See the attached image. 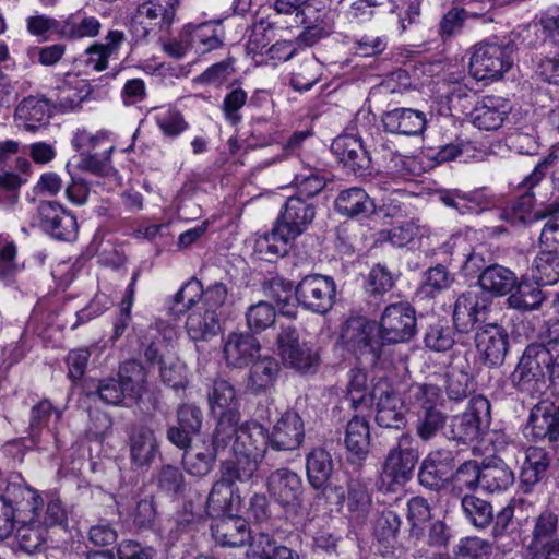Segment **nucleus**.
Returning a JSON list of instances; mask_svg holds the SVG:
<instances>
[{
	"label": "nucleus",
	"mask_w": 559,
	"mask_h": 559,
	"mask_svg": "<svg viewBox=\"0 0 559 559\" xmlns=\"http://www.w3.org/2000/svg\"><path fill=\"white\" fill-rule=\"evenodd\" d=\"M372 507L371 495L367 486L358 480L348 483L347 508L352 519L364 521Z\"/></svg>",
	"instance_id": "nucleus-51"
},
{
	"label": "nucleus",
	"mask_w": 559,
	"mask_h": 559,
	"mask_svg": "<svg viewBox=\"0 0 559 559\" xmlns=\"http://www.w3.org/2000/svg\"><path fill=\"white\" fill-rule=\"evenodd\" d=\"M40 503V495L27 486L20 474L11 475L0 493V540L12 534L15 521L23 513L36 514Z\"/></svg>",
	"instance_id": "nucleus-5"
},
{
	"label": "nucleus",
	"mask_w": 559,
	"mask_h": 559,
	"mask_svg": "<svg viewBox=\"0 0 559 559\" xmlns=\"http://www.w3.org/2000/svg\"><path fill=\"white\" fill-rule=\"evenodd\" d=\"M269 432L258 421H246L238 428L237 439L234 440L233 453H250L263 456L269 465L272 463V453L267 441Z\"/></svg>",
	"instance_id": "nucleus-21"
},
{
	"label": "nucleus",
	"mask_w": 559,
	"mask_h": 559,
	"mask_svg": "<svg viewBox=\"0 0 559 559\" xmlns=\"http://www.w3.org/2000/svg\"><path fill=\"white\" fill-rule=\"evenodd\" d=\"M424 229L415 221H407L390 229L381 230L378 235V241H386L394 247H404L415 237L423 236Z\"/></svg>",
	"instance_id": "nucleus-58"
},
{
	"label": "nucleus",
	"mask_w": 559,
	"mask_h": 559,
	"mask_svg": "<svg viewBox=\"0 0 559 559\" xmlns=\"http://www.w3.org/2000/svg\"><path fill=\"white\" fill-rule=\"evenodd\" d=\"M405 400L411 406L418 407V413L439 411L437 405L441 400V390L435 384L414 383L406 391Z\"/></svg>",
	"instance_id": "nucleus-49"
},
{
	"label": "nucleus",
	"mask_w": 559,
	"mask_h": 559,
	"mask_svg": "<svg viewBox=\"0 0 559 559\" xmlns=\"http://www.w3.org/2000/svg\"><path fill=\"white\" fill-rule=\"evenodd\" d=\"M455 333L452 326L438 321L430 324L425 333V346L436 353L450 350L455 344Z\"/></svg>",
	"instance_id": "nucleus-56"
},
{
	"label": "nucleus",
	"mask_w": 559,
	"mask_h": 559,
	"mask_svg": "<svg viewBox=\"0 0 559 559\" xmlns=\"http://www.w3.org/2000/svg\"><path fill=\"white\" fill-rule=\"evenodd\" d=\"M140 275L141 270L136 269L132 274L131 281L126 289V295L121 300L119 316L114 323L112 335L109 338L112 344L116 343L124 334L131 322V308L135 294V283Z\"/></svg>",
	"instance_id": "nucleus-55"
},
{
	"label": "nucleus",
	"mask_w": 559,
	"mask_h": 559,
	"mask_svg": "<svg viewBox=\"0 0 559 559\" xmlns=\"http://www.w3.org/2000/svg\"><path fill=\"white\" fill-rule=\"evenodd\" d=\"M275 308L267 301H259L251 305L246 311V322L249 332L252 334L261 333L275 322Z\"/></svg>",
	"instance_id": "nucleus-57"
},
{
	"label": "nucleus",
	"mask_w": 559,
	"mask_h": 559,
	"mask_svg": "<svg viewBox=\"0 0 559 559\" xmlns=\"http://www.w3.org/2000/svg\"><path fill=\"white\" fill-rule=\"evenodd\" d=\"M534 278L540 285H554L559 281V253L543 250L534 260Z\"/></svg>",
	"instance_id": "nucleus-53"
},
{
	"label": "nucleus",
	"mask_w": 559,
	"mask_h": 559,
	"mask_svg": "<svg viewBox=\"0 0 559 559\" xmlns=\"http://www.w3.org/2000/svg\"><path fill=\"white\" fill-rule=\"evenodd\" d=\"M178 7L179 0H146L138 7L132 21L142 26L144 37L151 32L167 33Z\"/></svg>",
	"instance_id": "nucleus-14"
},
{
	"label": "nucleus",
	"mask_w": 559,
	"mask_h": 559,
	"mask_svg": "<svg viewBox=\"0 0 559 559\" xmlns=\"http://www.w3.org/2000/svg\"><path fill=\"white\" fill-rule=\"evenodd\" d=\"M345 447L348 452V459L352 462L365 460L369 453L370 430L369 424L365 418L355 416L346 426Z\"/></svg>",
	"instance_id": "nucleus-33"
},
{
	"label": "nucleus",
	"mask_w": 559,
	"mask_h": 559,
	"mask_svg": "<svg viewBox=\"0 0 559 559\" xmlns=\"http://www.w3.org/2000/svg\"><path fill=\"white\" fill-rule=\"evenodd\" d=\"M118 379L127 393V397L135 403L147 392V371L135 359H129L120 364Z\"/></svg>",
	"instance_id": "nucleus-39"
},
{
	"label": "nucleus",
	"mask_w": 559,
	"mask_h": 559,
	"mask_svg": "<svg viewBox=\"0 0 559 559\" xmlns=\"http://www.w3.org/2000/svg\"><path fill=\"white\" fill-rule=\"evenodd\" d=\"M20 523L15 533V540L21 550L33 554L40 549L46 540V528L39 524V509L36 514L26 512L15 521Z\"/></svg>",
	"instance_id": "nucleus-32"
},
{
	"label": "nucleus",
	"mask_w": 559,
	"mask_h": 559,
	"mask_svg": "<svg viewBox=\"0 0 559 559\" xmlns=\"http://www.w3.org/2000/svg\"><path fill=\"white\" fill-rule=\"evenodd\" d=\"M538 282H531L522 278L516 284L509 297L507 302L510 308L519 311H534L538 310L545 300V294L540 289Z\"/></svg>",
	"instance_id": "nucleus-42"
},
{
	"label": "nucleus",
	"mask_w": 559,
	"mask_h": 559,
	"mask_svg": "<svg viewBox=\"0 0 559 559\" xmlns=\"http://www.w3.org/2000/svg\"><path fill=\"white\" fill-rule=\"evenodd\" d=\"M211 531L215 542L225 547H241L252 538L247 521L240 516L218 518L212 523Z\"/></svg>",
	"instance_id": "nucleus-27"
},
{
	"label": "nucleus",
	"mask_w": 559,
	"mask_h": 559,
	"mask_svg": "<svg viewBox=\"0 0 559 559\" xmlns=\"http://www.w3.org/2000/svg\"><path fill=\"white\" fill-rule=\"evenodd\" d=\"M334 206L338 214L348 218L368 217L376 211L373 200L358 187L341 191L334 201Z\"/></svg>",
	"instance_id": "nucleus-30"
},
{
	"label": "nucleus",
	"mask_w": 559,
	"mask_h": 559,
	"mask_svg": "<svg viewBox=\"0 0 559 559\" xmlns=\"http://www.w3.org/2000/svg\"><path fill=\"white\" fill-rule=\"evenodd\" d=\"M209 403L212 413L221 415L222 412L238 413V401L234 386L226 380H216L209 393Z\"/></svg>",
	"instance_id": "nucleus-52"
},
{
	"label": "nucleus",
	"mask_w": 559,
	"mask_h": 559,
	"mask_svg": "<svg viewBox=\"0 0 559 559\" xmlns=\"http://www.w3.org/2000/svg\"><path fill=\"white\" fill-rule=\"evenodd\" d=\"M57 90V103L64 111L76 109L92 93L88 81L74 73H67Z\"/></svg>",
	"instance_id": "nucleus-34"
},
{
	"label": "nucleus",
	"mask_w": 559,
	"mask_h": 559,
	"mask_svg": "<svg viewBox=\"0 0 559 559\" xmlns=\"http://www.w3.org/2000/svg\"><path fill=\"white\" fill-rule=\"evenodd\" d=\"M416 311L406 301L388 305L377 323L386 345L409 342L416 333Z\"/></svg>",
	"instance_id": "nucleus-8"
},
{
	"label": "nucleus",
	"mask_w": 559,
	"mask_h": 559,
	"mask_svg": "<svg viewBox=\"0 0 559 559\" xmlns=\"http://www.w3.org/2000/svg\"><path fill=\"white\" fill-rule=\"evenodd\" d=\"M299 533H290L278 542L267 534H259L252 538L247 550V559H301Z\"/></svg>",
	"instance_id": "nucleus-15"
},
{
	"label": "nucleus",
	"mask_w": 559,
	"mask_h": 559,
	"mask_svg": "<svg viewBox=\"0 0 559 559\" xmlns=\"http://www.w3.org/2000/svg\"><path fill=\"white\" fill-rule=\"evenodd\" d=\"M216 456L215 447L203 442L202 445L195 444L183 452L182 465L190 475L205 476L213 469Z\"/></svg>",
	"instance_id": "nucleus-43"
},
{
	"label": "nucleus",
	"mask_w": 559,
	"mask_h": 559,
	"mask_svg": "<svg viewBox=\"0 0 559 559\" xmlns=\"http://www.w3.org/2000/svg\"><path fill=\"white\" fill-rule=\"evenodd\" d=\"M51 106L44 97L28 96L16 107L15 114L20 119L26 121L25 129L34 132L37 130L35 122L46 124L51 117Z\"/></svg>",
	"instance_id": "nucleus-45"
},
{
	"label": "nucleus",
	"mask_w": 559,
	"mask_h": 559,
	"mask_svg": "<svg viewBox=\"0 0 559 559\" xmlns=\"http://www.w3.org/2000/svg\"><path fill=\"white\" fill-rule=\"evenodd\" d=\"M292 283L281 277L272 278L267 287V295L275 300L281 314L289 318L296 316V308L292 304Z\"/></svg>",
	"instance_id": "nucleus-63"
},
{
	"label": "nucleus",
	"mask_w": 559,
	"mask_h": 559,
	"mask_svg": "<svg viewBox=\"0 0 559 559\" xmlns=\"http://www.w3.org/2000/svg\"><path fill=\"white\" fill-rule=\"evenodd\" d=\"M445 377V393L451 401L461 402L475 391L474 379L468 372L451 370Z\"/></svg>",
	"instance_id": "nucleus-60"
},
{
	"label": "nucleus",
	"mask_w": 559,
	"mask_h": 559,
	"mask_svg": "<svg viewBox=\"0 0 559 559\" xmlns=\"http://www.w3.org/2000/svg\"><path fill=\"white\" fill-rule=\"evenodd\" d=\"M251 364L247 389L258 394L272 388L280 371L276 359L272 356H261L260 354Z\"/></svg>",
	"instance_id": "nucleus-41"
},
{
	"label": "nucleus",
	"mask_w": 559,
	"mask_h": 559,
	"mask_svg": "<svg viewBox=\"0 0 559 559\" xmlns=\"http://www.w3.org/2000/svg\"><path fill=\"white\" fill-rule=\"evenodd\" d=\"M294 182L299 197L313 198L324 189L326 178L320 169L304 168L295 176Z\"/></svg>",
	"instance_id": "nucleus-64"
},
{
	"label": "nucleus",
	"mask_w": 559,
	"mask_h": 559,
	"mask_svg": "<svg viewBox=\"0 0 559 559\" xmlns=\"http://www.w3.org/2000/svg\"><path fill=\"white\" fill-rule=\"evenodd\" d=\"M203 287L200 281L190 280L174 296L170 310L174 314L179 316L193 310L192 308L200 301Z\"/></svg>",
	"instance_id": "nucleus-59"
},
{
	"label": "nucleus",
	"mask_w": 559,
	"mask_h": 559,
	"mask_svg": "<svg viewBox=\"0 0 559 559\" xmlns=\"http://www.w3.org/2000/svg\"><path fill=\"white\" fill-rule=\"evenodd\" d=\"M461 509L471 525L477 530H486L493 522V508L491 503L475 495L460 499Z\"/></svg>",
	"instance_id": "nucleus-47"
},
{
	"label": "nucleus",
	"mask_w": 559,
	"mask_h": 559,
	"mask_svg": "<svg viewBox=\"0 0 559 559\" xmlns=\"http://www.w3.org/2000/svg\"><path fill=\"white\" fill-rule=\"evenodd\" d=\"M298 23L302 25L304 29L294 41L297 49L312 47L328 37L333 28L329 12L314 7H306L302 11V19Z\"/></svg>",
	"instance_id": "nucleus-24"
},
{
	"label": "nucleus",
	"mask_w": 559,
	"mask_h": 559,
	"mask_svg": "<svg viewBox=\"0 0 559 559\" xmlns=\"http://www.w3.org/2000/svg\"><path fill=\"white\" fill-rule=\"evenodd\" d=\"M234 459L226 460L221 464V474L230 479L234 484L236 481H257L259 464L263 456L253 455L250 453H234Z\"/></svg>",
	"instance_id": "nucleus-36"
},
{
	"label": "nucleus",
	"mask_w": 559,
	"mask_h": 559,
	"mask_svg": "<svg viewBox=\"0 0 559 559\" xmlns=\"http://www.w3.org/2000/svg\"><path fill=\"white\" fill-rule=\"evenodd\" d=\"M62 413L53 407L49 400H41L31 408L28 437L34 444H37L44 428L52 435L53 428L50 423L57 424Z\"/></svg>",
	"instance_id": "nucleus-44"
},
{
	"label": "nucleus",
	"mask_w": 559,
	"mask_h": 559,
	"mask_svg": "<svg viewBox=\"0 0 559 559\" xmlns=\"http://www.w3.org/2000/svg\"><path fill=\"white\" fill-rule=\"evenodd\" d=\"M334 464L331 454L322 448L310 451L306 457V474L309 485L316 490H324L333 475Z\"/></svg>",
	"instance_id": "nucleus-35"
},
{
	"label": "nucleus",
	"mask_w": 559,
	"mask_h": 559,
	"mask_svg": "<svg viewBox=\"0 0 559 559\" xmlns=\"http://www.w3.org/2000/svg\"><path fill=\"white\" fill-rule=\"evenodd\" d=\"M72 145L76 151H85L88 154L111 156L115 150L107 132L100 131L95 134L85 130L78 131L72 140Z\"/></svg>",
	"instance_id": "nucleus-50"
},
{
	"label": "nucleus",
	"mask_w": 559,
	"mask_h": 559,
	"mask_svg": "<svg viewBox=\"0 0 559 559\" xmlns=\"http://www.w3.org/2000/svg\"><path fill=\"white\" fill-rule=\"evenodd\" d=\"M474 343L486 367L499 368L503 365L510 349L509 333L504 326L498 323L477 325Z\"/></svg>",
	"instance_id": "nucleus-11"
},
{
	"label": "nucleus",
	"mask_w": 559,
	"mask_h": 559,
	"mask_svg": "<svg viewBox=\"0 0 559 559\" xmlns=\"http://www.w3.org/2000/svg\"><path fill=\"white\" fill-rule=\"evenodd\" d=\"M261 352V344L250 332H231L223 347L224 358L229 367L245 368L251 364Z\"/></svg>",
	"instance_id": "nucleus-20"
},
{
	"label": "nucleus",
	"mask_w": 559,
	"mask_h": 559,
	"mask_svg": "<svg viewBox=\"0 0 559 559\" xmlns=\"http://www.w3.org/2000/svg\"><path fill=\"white\" fill-rule=\"evenodd\" d=\"M282 359L286 365L302 373L316 371L320 362L318 353L308 346L307 343L293 348L292 355H284Z\"/></svg>",
	"instance_id": "nucleus-62"
},
{
	"label": "nucleus",
	"mask_w": 559,
	"mask_h": 559,
	"mask_svg": "<svg viewBox=\"0 0 559 559\" xmlns=\"http://www.w3.org/2000/svg\"><path fill=\"white\" fill-rule=\"evenodd\" d=\"M381 122L388 133L415 136L425 131L427 119L425 112L420 110L399 107L384 111Z\"/></svg>",
	"instance_id": "nucleus-22"
},
{
	"label": "nucleus",
	"mask_w": 559,
	"mask_h": 559,
	"mask_svg": "<svg viewBox=\"0 0 559 559\" xmlns=\"http://www.w3.org/2000/svg\"><path fill=\"white\" fill-rule=\"evenodd\" d=\"M491 420L490 403L484 395L473 396L465 412L452 418L449 438L464 444L477 442L487 432Z\"/></svg>",
	"instance_id": "nucleus-6"
},
{
	"label": "nucleus",
	"mask_w": 559,
	"mask_h": 559,
	"mask_svg": "<svg viewBox=\"0 0 559 559\" xmlns=\"http://www.w3.org/2000/svg\"><path fill=\"white\" fill-rule=\"evenodd\" d=\"M520 35L512 33L508 37L483 40L472 48L469 71L478 80L499 79L513 64Z\"/></svg>",
	"instance_id": "nucleus-3"
},
{
	"label": "nucleus",
	"mask_w": 559,
	"mask_h": 559,
	"mask_svg": "<svg viewBox=\"0 0 559 559\" xmlns=\"http://www.w3.org/2000/svg\"><path fill=\"white\" fill-rule=\"evenodd\" d=\"M316 217V206L299 195L286 200L270 234L257 241L260 254L267 261L284 257L289 245L304 234Z\"/></svg>",
	"instance_id": "nucleus-2"
},
{
	"label": "nucleus",
	"mask_w": 559,
	"mask_h": 559,
	"mask_svg": "<svg viewBox=\"0 0 559 559\" xmlns=\"http://www.w3.org/2000/svg\"><path fill=\"white\" fill-rule=\"evenodd\" d=\"M545 216L546 213L535 210V197L532 192H524L499 211L500 219L518 227L528 226Z\"/></svg>",
	"instance_id": "nucleus-31"
},
{
	"label": "nucleus",
	"mask_w": 559,
	"mask_h": 559,
	"mask_svg": "<svg viewBox=\"0 0 559 559\" xmlns=\"http://www.w3.org/2000/svg\"><path fill=\"white\" fill-rule=\"evenodd\" d=\"M186 330L192 341H206L217 335L221 330L218 314L199 306L189 312Z\"/></svg>",
	"instance_id": "nucleus-38"
},
{
	"label": "nucleus",
	"mask_w": 559,
	"mask_h": 559,
	"mask_svg": "<svg viewBox=\"0 0 559 559\" xmlns=\"http://www.w3.org/2000/svg\"><path fill=\"white\" fill-rule=\"evenodd\" d=\"M550 463L551 457L546 449L528 447L520 472L521 490L530 493L537 484L546 479Z\"/></svg>",
	"instance_id": "nucleus-26"
},
{
	"label": "nucleus",
	"mask_w": 559,
	"mask_h": 559,
	"mask_svg": "<svg viewBox=\"0 0 559 559\" xmlns=\"http://www.w3.org/2000/svg\"><path fill=\"white\" fill-rule=\"evenodd\" d=\"M487 312V305L477 292L462 293L453 309V323L461 333H468Z\"/></svg>",
	"instance_id": "nucleus-25"
},
{
	"label": "nucleus",
	"mask_w": 559,
	"mask_h": 559,
	"mask_svg": "<svg viewBox=\"0 0 559 559\" xmlns=\"http://www.w3.org/2000/svg\"><path fill=\"white\" fill-rule=\"evenodd\" d=\"M370 403H376V421L380 427L402 429L406 425L405 401L385 380H379L370 391Z\"/></svg>",
	"instance_id": "nucleus-10"
},
{
	"label": "nucleus",
	"mask_w": 559,
	"mask_h": 559,
	"mask_svg": "<svg viewBox=\"0 0 559 559\" xmlns=\"http://www.w3.org/2000/svg\"><path fill=\"white\" fill-rule=\"evenodd\" d=\"M233 485L230 479L221 474V478L214 483L206 501L209 514L219 513L229 508L233 498Z\"/></svg>",
	"instance_id": "nucleus-61"
},
{
	"label": "nucleus",
	"mask_w": 559,
	"mask_h": 559,
	"mask_svg": "<svg viewBox=\"0 0 559 559\" xmlns=\"http://www.w3.org/2000/svg\"><path fill=\"white\" fill-rule=\"evenodd\" d=\"M131 462L144 467L151 465L158 453V444L154 431L144 425H134L129 432Z\"/></svg>",
	"instance_id": "nucleus-29"
},
{
	"label": "nucleus",
	"mask_w": 559,
	"mask_h": 559,
	"mask_svg": "<svg viewBox=\"0 0 559 559\" xmlns=\"http://www.w3.org/2000/svg\"><path fill=\"white\" fill-rule=\"evenodd\" d=\"M518 277L510 269L493 263L486 266L478 276V284L484 292L496 296H506L512 292Z\"/></svg>",
	"instance_id": "nucleus-37"
},
{
	"label": "nucleus",
	"mask_w": 559,
	"mask_h": 559,
	"mask_svg": "<svg viewBox=\"0 0 559 559\" xmlns=\"http://www.w3.org/2000/svg\"><path fill=\"white\" fill-rule=\"evenodd\" d=\"M483 489L495 493L509 489L514 484V473L503 461L481 465Z\"/></svg>",
	"instance_id": "nucleus-46"
},
{
	"label": "nucleus",
	"mask_w": 559,
	"mask_h": 559,
	"mask_svg": "<svg viewBox=\"0 0 559 559\" xmlns=\"http://www.w3.org/2000/svg\"><path fill=\"white\" fill-rule=\"evenodd\" d=\"M224 31L221 21H210L195 25L191 32L193 46L202 53L223 46Z\"/></svg>",
	"instance_id": "nucleus-48"
},
{
	"label": "nucleus",
	"mask_w": 559,
	"mask_h": 559,
	"mask_svg": "<svg viewBox=\"0 0 559 559\" xmlns=\"http://www.w3.org/2000/svg\"><path fill=\"white\" fill-rule=\"evenodd\" d=\"M454 467V457L449 450L431 451L421 462L418 471V481L430 490H440L444 487L450 473Z\"/></svg>",
	"instance_id": "nucleus-19"
},
{
	"label": "nucleus",
	"mask_w": 559,
	"mask_h": 559,
	"mask_svg": "<svg viewBox=\"0 0 559 559\" xmlns=\"http://www.w3.org/2000/svg\"><path fill=\"white\" fill-rule=\"evenodd\" d=\"M238 421L239 413L231 411L222 412V414L218 415V421L212 441L209 444L215 447L217 452L218 450H224L233 439H237Z\"/></svg>",
	"instance_id": "nucleus-54"
},
{
	"label": "nucleus",
	"mask_w": 559,
	"mask_h": 559,
	"mask_svg": "<svg viewBox=\"0 0 559 559\" xmlns=\"http://www.w3.org/2000/svg\"><path fill=\"white\" fill-rule=\"evenodd\" d=\"M419 456L418 441L409 432L402 433L385 457L382 480L390 479L391 484L400 486L406 484L413 477Z\"/></svg>",
	"instance_id": "nucleus-7"
},
{
	"label": "nucleus",
	"mask_w": 559,
	"mask_h": 559,
	"mask_svg": "<svg viewBox=\"0 0 559 559\" xmlns=\"http://www.w3.org/2000/svg\"><path fill=\"white\" fill-rule=\"evenodd\" d=\"M336 285L332 277L309 274L295 287V297L306 310L317 314L328 313L335 302Z\"/></svg>",
	"instance_id": "nucleus-9"
},
{
	"label": "nucleus",
	"mask_w": 559,
	"mask_h": 559,
	"mask_svg": "<svg viewBox=\"0 0 559 559\" xmlns=\"http://www.w3.org/2000/svg\"><path fill=\"white\" fill-rule=\"evenodd\" d=\"M527 551H559V514L555 509L545 508L533 518Z\"/></svg>",
	"instance_id": "nucleus-16"
},
{
	"label": "nucleus",
	"mask_w": 559,
	"mask_h": 559,
	"mask_svg": "<svg viewBox=\"0 0 559 559\" xmlns=\"http://www.w3.org/2000/svg\"><path fill=\"white\" fill-rule=\"evenodd\" d=\"M508 112V105L502 98L485 96L471 111V120L480 130H497L502 126Z\"/></svg>",
	"instance_id": "nucleus-28"
},
{
	"label": "nucleus",
	"mask_w": 559,
	"mask_h": 559,
	"mask_svg": "<svg viewBox=\"0 0 559 559\" xmlns=\"http://www.w3.org/2000/svg\"><path fill=\"white\" fill-rule=\"evenodd\" d=\"M540 338L525 346L510 374L512 388L532 399L559 391V319L545 322Z\"/></svg>",
	"instance_id": "nucleus-1"
},
{
	"label": "nucleus",
	"mask_w": 559,
	"mask_h": 559,
	"mask_svg": "<svg viewBox=\"0 0 559 559\" xmlns=\"http://www.w3.org/2000/svg\"><path fill=\"white\" fill-rule=\"evenodd\" d=\"M266 489L283 508L299 506L304 493L301 477L286 467L277 468L267 476Z\"/></svg>",
	"instance_id": "nucleus-18"
},
{
	"label": "nucleus",
	"mask_w": 559,
	"mask_h": 559,
	"mask_svg": "<svg viewBox=\"0 0 559 559\" xmlns=\"http://www.w3.org/2000/svg\"><path fill=\"white\" fill-rule=\"evenodd\" d=\"M481 478V466L478 462L465 461L451 476L450 493L457 499L474 495L478 487L483 488Z\"/></svg>",
	"instance_id": "nucleus-40"
},
{
	"label": "nucleus",
	"mask_w": 559,
	"mask_h": 559,
	"mask_svg": "<svg viewBox=\"0 0 559 559\" xmlns=\"http://www.w3.org/2000/svg\"><path fill=\"white\" fill-rule=\"evenodd\" d=\"M333 154L356 176L366 175L371 158L359 139L353 135L337 136L331 145Z\"/></svg>",
	"instance_id": "nucleus-23"
},
{
	"label": "nucleus",
	"mask_w": 559,
	"mask_h": 559,
	"mask_svg": "<svg viewBox=\"0 0 559 559\" xmlns=\"http://www.w3.org/2000/svg\"><path fill=\"white\" fill-rule=\"evenodd\" d=\"M524 435L534 441H547L559 450V401L542 400L530 412Z\"/></svg>",
	"instance_id": "nucleus-12"
},
{
	"label": "nucleus",
	"mask_w": 559,
	"mask_h": 559,
	"mask_svg": "<svg viewBox=\"0 0 559 559\" xmlns=\"http://www.w3.org/2000/svg\"><path fill=\"white\" fill-rule=\"evenodd\" d=\"M341 340L345 349L365 368L376 367L385 355L386 343L377 322L366 317L348 318L342 326Z\"/></svg>",
	"instance_id": "nucleus-4"
},
{
	"label": "nucleus",
	"mask_w": 559,
	"mask_h": 559,
	"mask_svg": "<svg viewBox=\"0 0 559 559\" xmlns=\"http://www.w3.org/2000/svg\"><path fill=\"white\" fill-rule=\"evenodd\" d=\"M38 215L41 228L51 237L64 241L76 238V217L61 204L53 201L40 202Z\"/></svg>",
	"instance_id": "nucleus-17"
},
{
	"label": "nucleus",
	"mask_w": 559,
	"mask_h": 559,
	"mask_svg": "<svg viewBox=\"0 0 559 559\" xmlns=\"http://www.w3.org/2000/svg\"><path fill=\"white\" fill-rule=\"evenodd\" d=\"M304 439L305 426L299 414L293 411L282 414L267 435L273 465L282 454L299 449Z\"/></svg>",
	"instance_id": "nucleus-13"
}]
</instances>
